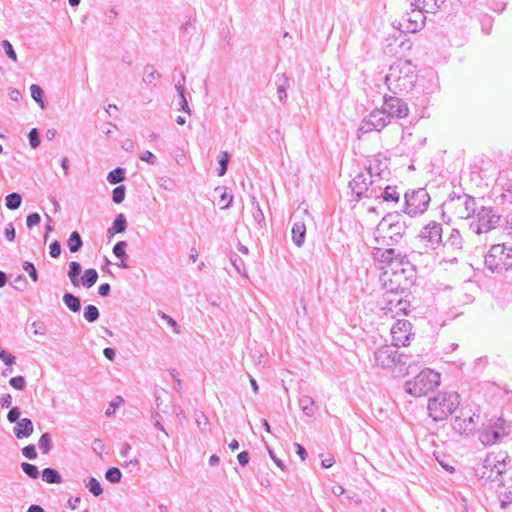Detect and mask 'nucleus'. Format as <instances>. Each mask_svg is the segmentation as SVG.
Wrapping results in <instances>:
<instances>
[{
    "instance_id": "34",
    "label": "nucleus",
    "mask_w": 512,
    "mask_h": 512,
    "mask_svg": "<svg viewBox=\"0 0 512 512\" xmlns=\"http://www.w3.org/2000/svg\"><path fill=\"white\" fill-rule=\"evenodd\" d=\"M63 302L66 307L74 313L79 312L81 309L80 299L71 293H65L63 295Z\"/></svg>"
},
{
    "instance_id": "23",
    "label": "nucleus",
    "mask_w": 512,
    "mask_h": 512,
    "mask_svg": "<svg viewBox=\"0 0 512 512\" xmlns=\"http://www.w3.org/2000/svg\"><path fill=\"white\" fill-rule=\"evenodd\" d=\"M424 13L426 12L413 7L412 13H407L406 21L409 23L407 29L411 30L412 32L420 29L425 20Z\"/></svg>"
},
{
    "instance_id": "61",
    "label": "nucleus",
    "mask_w": 512,
    "mask_h": 512,
    "mask_svg": "<svg viewBox=\"0 0 512 512\" xmlns=\"http://www.w3.org/2000/svg\"><path fill=\"white\" fill-rule=\"evenodd\" d=\"M31 328L34 335H44L46 333V326L40 321H34Z\"/></svg>"
},
{
    "instance_id": "32",
    "label": "nucleus",
    "mask_w": 512,
    "mask_h": 512,
    "mask_svg": "<svg viewBox=\"0 0 512 512\" xmlns=\"http://www.w3.org/2000/svg\"><path fill=\"white\" fill-rule=\"evenodd\" d=\"M379 197L387 203H398L400 200V193L397 191L396 186H386Z\"/></svg>"
},
{
    "instance_id": "59",
    "label": "nucleus",
    "mask_w": 512,
    "mask_h": 512,
    "mask_svg": "<svg viewBox=\"0 0 512 512\" xmlns=\"http://www.w3.org/2000/svg\"><path fill=\"white\" fill-rule=\"evenodd\" d=\"M49 254L52 258H58L61 254V245L59 241L54 240L49 246Z\"/></svg>"
},
{
    "instance_id": "37",
    "label": "nucleus",
    "mask_w": 512,
    "mask_h": 512,
    "mask_svg": "<svg viewBox=\"0 0 512 512\" xmlns=\"http://www.w3.org/2000/svg\"><path fill=\"white\" fill-rule=\"evenodd\" d=\"M67 245L72 253H76L82 248L83 241L80 234L77 231H74L70 234L67 241Z\"/></svg>"
},
{
    "instance_id": "11",
    "label": "nucleus",
    "mask_w": 512,
    "mask_h": 512,
    "mask_svg": "<svg viewBox=\"0 0 512 512\" xmlns=\"http://www.w3.org/2000/svg\"><path fill=\"white\" fill-rule=\"evenodd\" d=\"M406 269L401 271L384 270L381 276L386 294H404L409 285Z\"/></svg>"
},
{
    "instance_id": "57",
    "label": "nucleus",
    "mask_w": 512,
    "mask_h": 512,
    "mask_svg": "<svg viewBox=\"0 0 512 512\" xmlns=\"http://www.w3.org/2000/svg\"><path fill=\"white\" fill-rule=\"evenodd\" d=\"M268 137L273 143L280 144L283 141V135L280 131V128L269 129Z\"/></svg>"
},
{
    "instance_id": "56",
    "label": "nucleus",
    "mask_w": 512,
    "mask_h": 512,
    "mask_svg": "<svg viewBox=\"0 0 512 512\" xmlns=\"http://www.w3.org/2000/svg\"><path fill=\"white\" fill-rule=\"evenodd\" d=\"M452 247L460 249L462 247V237L457 230H453L448 240Z\"/></svg>"
},
{
    "instance_id": "63",
    "label": "nucleus",
    "mask_w": 512,
    "mask_h": 512,
    "mask_svg": "<svg viewBox=\"0 0 512 512\" xmlns=\"http://www.w3.org/2000/svg\"><path fill=\"white\" fill-rule=\"evenodd\" d=\"M159 315L163 320H165L168 323V325H170L173 328L175 333L180 332L178 329L179 326H178L177 322L171 316L165 314L164 312H161Z\"/></svg>"
},
{
    "instance_id": "18",
    "label": "nucleus",
    "mask_w": 512,
    "mask_h": 512,
    "mask_svg": "<svg viewBox=\"0 0 512 512\" xmlns=\"http://www.w3.org/2000/svg\"><path fill=\"white\" fill-rule=\"evenodd\" d=\"M475 417L479 418V415L475 413L470 414L469 411L462 409L459 416H456L453 420V429L459 434H471L475 430Z\"/></svg>"
},
{
    "instance_id": "47",
    "label": "nucleus",
    "mask_w": 512,
    "mask_h": 512,
    "mask_svg": "<svg viewBox=\"0 0 512 512\" xmlns=\"http://www.w3.org/2000/svg\"><path fill=\"white\" fill-rule=\"evenodd\" d=\"M86 487L94 496H100L103 493L100 482L94 477L89 478Z\"/></svg>"
},
{
    "instance_id": "24",
    "label": "nucleus",
    "mask_w": 512,
    "mask_h": 512,
    "mask_svg": "<svg viewBox=\"0 0 512 512\" xmlns=\"http://www.w3.org/2000/svg\"><path fill=\"white\" fill-rule=\"evenodd\" d=\"M445 0H412L411 6L426 13H435L444 4Z\"/></svg>"
},
{
    "instance_id": "21",
    "label": "nucleus",
    "mask_w": 512,
    "mask_h": 512,
    "mask_svg": "<svg viewBox=\"0 0 512 512\" xmlns=\"http://www.w3.org/2000/svg\"><path fill=\"white\" fill-rule=\"evenodd\" d=\"M394 257L395 249L393 248L376 247L373 250V259L380 264L386 265V267H381L384 270H393Z\"/></svg>"
},
{
    "instance_id": "15",
    "label": "nucleus",
    "mask_w": 512,
    "mask_h": 512,
    "mask_svg": "<svg viewBox=\"0 0 512 512\" xmlns=\"http://www.w3.org/2000/svg\"><path fill=\"white\" fill-rule=\"evenodd\" d=\"M383 111L389 116V119L397 118L401 119L408 115L409 108L408 104L401 98L396 96H384L383 105L381 107Z\"/></svg>"
},
{
    "instance_id": "22",
    "label": "nucleus",
    "mask_w": 512,
    "mask_h": 512,
    "mask_svg": "<svg viewBox=\"0 0 512 512\" xmlns=\"http://www.w3.org/2000/svg\"><path fill=\"white\" fill-rule=\"evenodd\" d=\"M402 294H384V300L386 302V306L384 309L390 312H398L402 311L406 314V308L409 305L407 301L402 299Z\"/></svg>"
},
{
    "instance_id": "60",
    "label": "nucleus",
    "mask_w": 512,
    "mask_h": 512,
    "mask_svg": "<svg viewBox=\"0 0 512 512\" xmlns=\"http://www.w3.org/2000/svg\"><path fill=\"white\" fill-rule=\"evenodd\" d=\"M22 454L27 459L33 460L37 457L36 448L34 445H27L22 449Z\"/></svg>"
},
{
    "instance_id": "3",
    "label": "nucleus",
    "mask_w": 512,
    "mask_h": 512,
    "mask_svg": "<svg viewBox=\"0 0 512 512\" xmlns=\"http://www.w3.org/2000/svg\"><path fill=\"white\" fill-rule=\"evenodd\" d=\"M405 224L399 214H388L382 218L375 229V241L383 246L397 244L403 237Z\"/></svg>"
},
{
    "instance_id": "9",
    "label": "nucleus",
    "mask_w": 512,
    "mask_h": 512,
    "mask_svg": "<svg viewBox=\"0 0 512 512\" xmlns=\"http://www.w3.org/2000/svg\"><path fill=\"white\" fill-rule=\"evenodd\" d=\"M500 215L492 207H477L469 229L475 234L487 233L494 229L500 222Z\"/></svg>"
},
{
    "instance_id": "48",
    "label": "nucleus",
    "mask_w": 512,
    "mask_h": 512,
    "mask_svg": "<svg viewBox=\"0 0 512 512\" xmlns=\"http://www.w3.org/2000/svg\"><path fill=\"white\" fill-rule=\"evenodd\" d=\"M230 160V154L227 151H223L220 154L218 176H223L227 172L228 162Z\"/></svg>"
},
{
    "instance_id": "44",
    "label": "nucleus",
    "mask_w": 512,
    "mask_h": 512,
    "mask_svg": "<svg viewBox=\"0 0 512 512\" xmlns=\"http://www.w3.org/2000/svg\"><path fill=\"white\" fill-rule=\"evenodd\" d=\"M410 262L406 255H401L400 253L395 252L393 271H401V269H406L405 266H409Z\"/></svg>"
},
{
    "instance_id": "52",
    "label": "nucleus",
    "mask_w": 512,
    "mask_h": 512,
    "mask_svg": "<svg viewBox=\"0 0 512 512\" xmlns=\"http://www.w3.org/2000/svg\"><path fill=\"white\" fill-rule=\"evenodd\" d=\"M126 247L127 243L125 241L117 242L113 247L114 255L119 259H128V255L125 252Z\"/></svg>"
},
{
    "instance_id": "38",
    "label": "nucleus",
    "mask_w": 512,
    "mask_h": 512,
    "mask_svg": "<svg viewBox=\"0 0 512 512\" xmlns=\"http://www.w3.org/2000/svg\"><path fill=\"white\" fill-rule=\"evenodd\" d=\"M22 203V196L19 193L13 192L6 196L5 205L9 210H16Z\"/></svg>"
},
{
    "instance_id": "49",
    "label": "nucleus",
    "mask_w": 512,
    "mask_h": 512,
    "mask_svg": "<svg viewBox=\"0 0 512 512\" xmlns=\"http://www.w3.org/2000/svg\"><path fill=\"white\" fill-rule=\"evenodd\" d=\"M21 468L23 472L30 478L37 479L39 477L40 472L36 465L23 462L21 464Z\"/></svg>"
},
{
    "instance_id": "10",
    "label": "nucleus",
    "mask_w": 512,
    "mask_h": 512,
    "mask_svg": "<svg viewBox=\"0 0 512 512\" xmlns=\"http://www.w3.org/2000/svg\"><path fill=\"white\" fill-rule=\"evenodd\" d=\"M405 213L410 216L423 214L430 203V196L425 188L407 191L404 195Z\"/></svg>"
},
{
    "instance_id": "36",
    "label": "nucleus",
    "mask_w": 512,
    "mask_h": 512,
    "mask_svg": "<svg viewBox=\"0 0 512 512\" xmlns=\"http://www.w3.org/2000/svg\"><path fill=\"white\" fill-rule=\"evenodd\" d=\"M42 479L48 484H59L62 482L61 475L53 468H45L42 471Z\"/></svg>"
},
{
    "instance_id": "35",
    "label": "nucleus",
    "mask_w": 512,
    "mask_h": 512,
    "mask_svg": "<svg viewBox=\"0 0 512 512\" xmlns=\"http://www.w3.org/2000/svg\"><path fill=\"white\" fill-rule=\"evenodd\" d=\"M98 280V273L95 269L85 270L84 275L80 279V284L85 288H91Z\"/></svg>"
},
{
    "instance_id": "28",
    "label": "nucleus",
    "mask_w": 512,
    "mask_h": 512,
    "mask_svg": "<svg viewBox=\"0 0 512 512\" xmlns=\"http://www.w3.org/2000/svg\"><path fill=\"white\" fill-rule=\"evenodd\" d=\"M251 205H252L251 213H252V217H253L255 224L260 229L265 228V226H266L265 216H264V213L260 207V204L256 200L255 196H253L251 198Z\"/></svg>"
},
{
    "instance_id": "46",
    "label": "nucleus",
    "mask_w": 512,
    "mask_h": 512,
    "mask_svg": "<svg viewBox=\"0 0 512 512\" xmlns=\"http://www.w3.org/2000/svg\"><path fill=\"white\" fill-rule=\"evenodd\" d=\"M144 70L145 77L143 80L147 85H151L155 79L161 77L160 73L154 68L153 65H147Z\"/></svg>"
},
{
    "instance_id": "17",
    "label": "nucleus",
    "mask_w": 512,
    "mask_h": 512,
    "mask_svg": "<svg viewBox=\"0 0 512 512\" xmlns=\"http://www.w3.org/2000/svg\"><path fill=\"white\" fill-rule=\"evenodd\" d=\"M412 325L408 320H397L391 328L393 345L395 347L406 346L409 344Z\"/></svg>"
},
{
    "instance_id": "12",
    "label": "nucleus",
    "mask_w": 512,
    "mask_h": 512,
    "mask_svg": "<svg viewBox=\"0 0 512 512\" xmlns=\"http://www.w3.org/2000/svg\"><path fill=\"white\" fill-rule=\"evenodd\" d=\"M374 183L375 179L370 177L367 172L359 173L349 182V187L357 200H360L363 197L378 198L377 191L373 187Z\"/></svg>"
},
{
    "instance_id": "58",
    "label": "nucleus",
    "mask_w": 512,
    "mask_h": 512,
    "mask_svg": "<svg viewBox=\"0 0 512 512\" xmlns=\"http://www.w3.org/2000/svg\"><path fill=\"white\" fill-rule=\"evenodd\" d=\"M9 384L17 390H23L26 385V380L23 376H16L10 379Z\"/></svg>"
},
{
    "instance_id": "29",
    "label": "nucleus",
    "mask_w": 512,
    "mask_h": 512,
    "mask_svg": "<svg viewBox=\"0 0 512 512\" xmlns=\"http://www.w3.org/2000/svg\"><path fill=\"white\" fill-rule=\"evenodd\" d=\"M82 272V266L77 261H72L69 263V269H68V278L71 281L72 285L77 287L80 285V274Z\"/></svg>"
},
{
    "instance_id": "50",
    "label": "nucleus",
    "mask_w": 512,
    "mask_h": 512,
    "mask_svg": "<svg viewBox=\"0 0 512 512\" xmlns=\"http://www.w3.org/2000/svg\"><path fill=\"white\" fill-rule=\"evenodd\" d=\"M126 194V188L124 185L115 187L112 191V200L116 204H120L124 201Z\"/></svg>"
},
{
    "instance_id": "54",
    "label": "nucleus",
    "mask_w": 512,
    "mask_h": 512,
    "mask_svg": "<svg viewBox=\"0 0 512 512\" xmlns=\"http://www.w3.org/2000/svg\"><path fill=\"white\" fill-rule=\"evenodd\" d=\"M23 269H24V271H26L29 274L32 281H34V282L38 281V272L33 263L28 262V261L24 262Z\"/></svg>"
},
{
    "instance_id": "20",
    "label": "nucleus",
    "mask_w": 512,
    "mask_h": 512,
    "mask_svg": "<svg viewBox=\"0 0 512 512\" xmlns=\"http://www.w3.org/2000/svg\"><path fill=\"white\" fill-rule=\"evenodd\" d=\"M388 169V159L381 155H375L368 160L367 173L373 179L382 178L383 173Z\"/></svg>"
},
{
    "instance_id": "43",
    "label": "nucleus",
    "mask_w": 512,
    "mask_h": 512,
    "mask_svg": "<svg viewBox=\"0 0 512 512\" xmlns=\"http://www.w3.org/2000/svg\"><path fill=\"white\" fill-rule=\"evenodd\" d=\"M215 192H220V203H224L222 206H221V209H227L231 206L232 204V201H233V196L232 195H228L227 193V188L226 187H217L215 189Z\"/></svg>"
},
{
    "instance_id": "62",
    "label": "nucleus",
    "mask_w": 512,
    "mask_h": 512,
    "mask_svg": "<svg viewBox=\"0 0 512 512\" xmlns=\"http://www.w3.org/2000/svg\"><path fill=\"white\" fill-rule=\"evenodd\" d=\"M41 221V217L38 213L34 212L27 216L26 225L28 228H32L33 226L39 224Z\"/></svg>"
},
{
    "instance_id": "31",
    "label": "nucleus",
    "mask_w": 512,
    "mask_h": 512,
    "mask_svg": "<svg viewBox=\"0 0 512 512\" xmlns=\"http://www.w3.org/2000/svg\"><path fill=\"white\" fill-rule=\"evenodd\" d=\"M127 228V221L124 214L120 213L114 219L111 228L108 229L107 233L110 235L123 233Z\"/></svg>"
},
{
    "instance_id": "8",
    "label": "nucleus",
    "mask_w": 512,
    "mask_h": 512,
    "mask_svg": "<svg viewBox=\"0 0 512 512\" xmlns=\"http://www.w3.org/2000/svg\"><path fill=\"white\" fill-rule=\"evenodd\" d=\"M374 364L382 369L399 367L400 370L410 365L408 357L400 354L398 348L392 345H383L377 348L373 353Z\"/></svg>"
},
{
    "instance_id": "4",
    "label": "nucleus",
    "mask_w": 512,
    "mask_h": 512,
    "mask_svg": "<svg viewBox=\"0 0 512 512\" xmlns=\"http://www.w3.org/2000/svg\"><path fill=\"white\" fill-rule=\"evenodd\" d=\"M485 267L495 274H503L512 269V245L494 244L485 255Z\"/></svg>"
},
{
    "instance_id": "42",
    "label": "nucleus",
    "mask_w": 512,
    "mask_h": 512,
    "mask_svg": "<svg viewBox=\"0 0 512 512\" xmlns=\"http://www.w3.org/2000/svg\"><path fill=\"white\" fill-rule=\"evenodd\" d=\"M99 316H100L99 310L95 305L90 304L84 308V318L89 323H93L96 320H98Z\"/></svg>"
},
{
    "instance_id": "19",
    "label": "nucleus",
    "mask_w": 512,
    "mask_h": 512,
    "mask_svg": "<svg viewBox=\"0 0 512 512\" xmlns=\"http://www.w3.org/2000/svg\"><path fill=\"white\" fill-rule=\"evenodd\" d=\"M496 493L502 509L512 505V475L496 484Z\"/></svg>"
},
{
    "instance_id": "13",
    "label": "nucleus",
    "mask_w": 512,
    "mask_h": 512,
    "mask_svg": "<svg viewBox=\"0 0 512 512\" xmlns=\"http://www.w3.org/2000/svg\"><path fill=\"white\" fill-rule=\"evenodd\" d=\"M391 120L389 116L383 111L382 108H376L363 119L360 124L359 132L365 134L371 131H381L384 129Z\"/></svg>"
},
{
    "instance_id": "33",
    "label": "nucleus",
    "mask_w": 512,
    "mask_h": 512,
    "mask_svg": "<svg viewBox=\"0 0 512 512\" xmlns=\"http://www.w3.org/2000/svg\"><path fill=\"white\" fill-rule=\"evenodd\" d=\"M314 405V399L308 395H303L299 398V406L303 413L308 417H312L314 415Z\"/></svg>"
},
{
    "instance_id": "7",
    "label": "nucleus",
    "mask_w": 512,
    "mask_h": 512,
    "mask_svg": "<svg viewBox=\"0 0 512 512\" xmlns=\"http://www.w3.org/2000/svg\"><path fill=\"white\" fill-rule=\"evenodd\" d=\"M444 207L458 219L474 218L477 210L475 198L466 193H451Z\"/></svg>"
},
{
    "instance_id": "14",
    "label": "nucleus",
    "mask_w": 512,
    "mask_h": 512,
    "mask_svg": "<svg viewBox=\"0 0 512 512\" xmlns=\"http://www.w3.org/2000/svg\"><path fill=\"white\" fill-rule=\"evenodd\" d=\"M504 425L505 420L502 418L491 420V423L479 434V440L481 443L484 445H493L496 443L500 437L507 434Z\"/></svg>"
},
{
    "instance_id": "6",
    "label": "nucleus",
    "mask_w": 512,
    "mask_h": 512,
    "mask_svg": "<svg viewBox=\"0 0 512 512\" xmlns=\"http://www.w3.org/2000/svg\"><path fill=\"white\" fill-rule=\"evenodd\" d=\"M440 384V374L432 369H424L412 380L405 383V391L414 397H423L434 391Z\"/></svg>"
},
{
    "instance_id": "41",
    "label": "nucleus",
    "mask_w": 512,
    "mask_h": 512,
    "mask_svg": "<svg viewBox=\"0 0 512 512\" xmlns=\"http://www.w3.org/2000/svg\"><path fill=\"white\" fill-rule=\"evenodd\" d=\"M38 446L43 454H48L52 449L51 435L49 433L42 434L39 439Z\"/></svg>"
},
{
    "instance_id": "30",
    "label": "nucleus",
    "mask_w": 512,
    "mask_h": 512,
    "mask_svg": "<svg viewBox=\"0 0 512 512\" xmlns=\"http://www.w3.org/2000/svg\"><path fill=\"white\" fill-rule=\"evenodd\" d=\"M276 77L278 99L280 102H284L287 98L286 90L289 86V79L285 74H278Z\"/></svg>"
},
{
    "instance_id": "26",
    "label": "nucleus",
    "mask_w": 512,
    "mask_h": 512,
    "mask_svg": "<svg viewBox=\"0 0 512 512\" xmlns=\"http://www.w3.org/2000/svg\"><path fill=\"white\" fill-rule=\"evenodd\" d=\"M185 75L183 73H181V80H179L176 84H175V89H176V92L178 93V96L180 98V102H179V106H180V110H182L183 112L185 113H188V114H191V110H190V107L188 105V101L185 97Z\"/></svg>"
},
{
    "instance_id": "39",
    "label": "nucleus",
    "mask_w": 512,
    "mask_h": 512,
    "mask_svg": "<svg viewBox=\"0 0 512 512\" xmlns=\"http://www.w3.org/2000/svg\"><path fill=\"white\" fill-rule=\"evenodd\" d=\"M125 173L126 171L124 168L117 167L108 173L107 181L110 184H118L125 179Z\"/></svg>"
},
{
    "instance_id": "40",
    "label": "nucleus",
    "mask_w": 512,
    "mask_h": 512,
    "mask_svg": "<svg viewBox=\"0 0 512 512\" xmlns=\"http://www.w3.org/2000/svg\"><path fill=\"white\" fill-rule=\"evenodd\" d=\"M30 91L31 97L34 101L37 102L41 108H45L44 92L42 88L37 84H32L30 86Z\"/></svg>"
},
{
    "instance_id": "27",
    "label": "nucleus",
    "mask_w": 512,
    "mask_h": 512,
    "mask_svg": "<svg viewBox=\"0 0 512 512\" xmlns=\"http://www.w3.org/2000/svg\"><path fill=\"white\" fill-rule=\"evenodd\" d=\"M306 226L303 221H296L292 226V240L297 247H301L305 241Z\"/></svg>"
},
{
    "instance_id": "16",
    "label": "nucleus",
    "mask_w": 512,
    "mask_h": 512,
    "mask_svg": "<svg viewBox=\"0 0 512 512\" xmlns=\"http://www.w3.org/2000/svg\"><path fill=\"white\" fill-rule=\"evenodd\" d=\"M419 238L427 249L437 248L442 241V225L435 221L429 222L420 231Z\"/></svg>"
},
{
    "instance_id": "45",
    "label": "nucleus",
    "mask_w": 512,
    "mask_h": 512,
    "mask_svg": "<svg viewBox=\"0 0 512 512\" xmlns=\"http://www.w3.org/2000/svg\"><path fill=\"white\" fill-rule=\"evenodd\" d=\"M105 478L107 481L116 484L121 481L122 473L119 468L111 467L105 472Z\"/></svg>"
},
{
    "instance_id": "64",
    "label": "nucleus",
    "mask_w": 512,
    "mask_h": 512,
    "mask_svg": "<svg viewBox=\"0 0 512 512\" xmlns=\"http://www.w3.org/2000/svg\"><path fill=\"white\" fill-rule=\"evenodd\" d=\"M19 418H20L19 409L17 407L11 408L7 414V419L9 420V422L16 423L17 421L20 420Z\"/></svg>"
},
{
    "instance_id": "25",
    "label": "nucleus",
    "mask_w": 512,
    "mask_h": 512,
    "mask_svg": "<svg viewBox=\"0 0 512 512\" xmlns=\"http://www.w3.org/2000/svg\"><path fill=\"white\" fill-rule=\"evenodd\" d=\"M13 431L18 439L27 438L33 433V423L28 418L20 419L16 422Z\"/></svg>"
},
{
    "instance_id": "51",
    "label": "nucleus",
    "mask_w": 512,
    "mask_h": 512,
    "mask_svg": "<svg viewBox=\"0 0 512 512\" xmlns=\"http://www.w3.org/2000/svg\"><path fill=\"white\" fill-rule=\"evenodd\" d=\"M2 49L5 53V55L12 60L13 62H17V53L15 49L13 48L12 44L8 40H2Z\"/></svg>"
},
{
    "instance_id": "55",
    "label": "nucleus",
    "mask_w": 512,
    "mask_h": 512,
    "mask_svg": "<svg viewBox=\"0 0 512 512\" xmlns=\"http://www.w3.org/2000/svg\"><path fill=\"white\" fill-rule=\"evenodd\" d=\"M13 288L18 291H23L26 288L27 280L23 275H17L11 282Z\"/></svg>"
},
{
    "instance_id": "53",
    "label": "nucleus",
    "mask_w": 512,
    "mask_h": 512,
    "mask_svg": "<svg viewBox=\"0 0 512 512\" xmlns=\"http://www.w3.org/2000/svg\"><path fill=\"white\" fill-rule=\"evenodd\" d=\"M30 146L35 149L40 145L39 131L36 128H32L28 134Z\"/></svg>"
},
{
    "instance_id": "2",
    "label": "nucleus",
    "mask_w": 512,
    "mask_h": 512,
    "mask_svg": "<svg viewBox=\"0 0 512 512\" xmlns=\"http://www.w3.org/2000/svg\"><path fill=\"white\" fill-rule=\"evenodd\" d=\"M416 80V68L408 60H398L393 63L385 77L388 89L394 94H404L412 91Z\"/></svg>"
},
{
    "instance_id": "5",
    "label": "nucleus",
    "mask_w": 512,
    "mask_h": 512,
    "mask_svg": "<svg viewBox=\"0 0 512 512\" xmlns=\"http://www.w3.org/2000/svg\"><path fill=\"white\" fill-rule=\"evenodd\" d=\"M459 403V395L456 392L439 393L434 398L429 399V415L434 421H442L456 410Z\"/></svg>"
},
{
    "instance_id": "1",
    "label": "nucleus",
    "mask_w": 512,
    "mask_h": 512,
    "mask_svg": "<svg viewBox=\"0 0 512 512\" xmlns=\"http://www.w3.org/2000/svg\"><path fill=\"white\" fill-rule=\"evenodd\" d=\"M512 467V459L507 452H490L477 464L476 476L483 486L494 488V484L500 482V477Z\"/></svg>"
}]
</instances>
